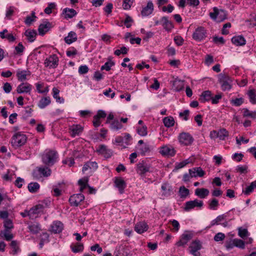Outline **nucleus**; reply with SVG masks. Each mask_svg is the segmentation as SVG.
<instances>
[{"instance_id": "f257e3e1", "label": "nucleus", "mask_w": 256, "mask_h": 256, "mask_svg": "<svg viewBox=\"0 0 256 256\" xmlns=\"http://www.w3.org/2000/svg\"><path fill=\"white\" fill-rule=\"evenodd\" d=\"M27 140V137L23 134L18 132L12 137V144L15 148H18L24 144Z\"/></svg>"}, {"instance_id": "f03ea898", "label": "nucleus", "mask_w": 256, "mask_h": 256, "mask_svg": "<svg viewBox=\"0 0 256 256\" xmlns=\"http://www.w3.org/2000/svg\"><path fill=\"white\" fill-rule=\"evenodd\" d=\"M56 152L54 150H49L45 152L42 157L44 163L48 166L53 165L56 162Z\"/></svg>"}, {"instance_id": "7ed1b4c3", "label": "nucleus", "mask_w": 256, "mask_h": 256, "mask_svg": "<svg viewBox=\"0 0 256 256\" xmlns=\"http://www.w3.org/2000/svg\"><path fill=\"white\" fill-rule=\"evenodd\" d=\"M214 12H210V17L214 20H216L218 22L224 20L226 18V11L223 10H219L217 8L214 7L213 8Z\"/></svg>"}, {"instance_id": "20e7f679", "label": "nucleus", "mask_w": 256, "mask_h": 256, "mask_svg": "<svg viewBox=\"0 0 256 256\" xmlns=\"http://www.w3.org/2000/svg\"><path fill=\"white\" fill-rule=\"evenodd\" d=\"M218 80L223 90H229L231 88L232 80L228 76L221 74L219 75Z\"/></svg>"}, {"instance_id": "39448f33", "label": "nucleus", "mask_w": 256, "mask_h": 256, "mask_svg": "<svg viewBox=\"0 0 256 256\" xmlns=\"http://www.w3.org/2000/svg\"><path fill=\"white\" fill-rule=\"evenodd\" d=\"M137 173L141 176H144L147 172H150V167L146 162L142 161L137 164Z\"/></svg>"}, {"instance_id": "423d86ee", "label": "nucleus", "mask_w": 256, "mask_h": 256, "mask_svg": "<svg viewBox=\"0 0 256 256\" xmlns=\"http://www.w3.org/2000/svg\"><path fill=\"white\" fill-rule=\"evenodd\" d=\"M203 206V202L202 200L196 199L194 200H190L186 202L184 210L186 212H188L192 209L196 207L202 208Z\"/></svg>"}, {"instance_id": "0eeeda50", "label": "nucleus", "mask_w": 256, "mask_h": 256, "mask_svg": "<svg viewBox=\"0 0 256 256\" xmlns=\"http://www.w3.org/2000/svg\"><path fill=\"white\" fill-rule=\"evenodd\" d=\"M206 36V32L204 28L202 26L198 27L192 34V38L196 40H202Z\"/></svg>"}, {"instance_id": "6e6552de", "label": "nucleus", "mask_w": 256, "mask_h": 256, "mask_svg": "<svg viewBox=\"0 0 256 256\" xmlns=\"http://www.w3.org/2000/svg\"><path fill=\"white\" fill-rule=\"evenodd\" d=\"M58 56L53 54L46 58L44 62V66L49 68H55L58 65Z\"/></svg>"}, {"instance_id": "1a4fd4ad", "label": "nucleus", "mask_w": 256, "mask_h": 256, "mask_svg": "<svg viewBox=\"0 0 256 256\" xmlns=\"http://www.w3.org/2000/svg\"><path fill=\"white\" fill-rule=\"evenodd\" d=\"M193 234L190 232L186 231L182 236L180 239L176 243L178 246H184L192 238Z\"/></svg>"}, {"instance_id": "9d476101", "label": "nucleus", "mask_w": 256, "mask_h": 256, "mask_svg": "<svg viewBox=\"0 0 256 256\" xmlns=\"http://www.w3.org/2000/svg\"><path fill=\"white\" fill-rule=\"evenodd\" d=\"M51 170L48 168H39L38 170H34L33 172V176L36 178L38 179L39 178L41 177V175H42L44 176H48L50 175Z\"/></svg>"}, {"instance_id": "9b49d317", "label": "nucleus", "mask_w": 256, "mask_h": 256, "mask_svg": "<svg viewBox=\"0 0 256 256\" xmlns=\"http://www.w3.org/2000/svg\"><path fill=\"white\" fill-rule=\"evenodd\" d=\"M190 252L194 256H200V254L198 252L202 248L200 242L198 240L193 241L190 246Z\"/></svg>"}, {"instance_id": "f8f14e48", "label": "nucleus", "mask_w": 256, "mask_h": 256, "mask_svg": "<svg viewBox=\"0 0 256 256\" xmlns=\"http://www.w3.org/2000/svg\"><path fill=\"white\" fill-rule=\"evenodd\" d=\"M84 196L81 194H75L69 198V202L72 206H78L83 201Z\"/></svg>"}, {"instance_id": "ddd939ff", "label": "nucleus", "mask_w": 256, "mask_h": 256, "mask_svg": "<svg viewBox=\"0 0 256 256\" xmlns=\"http://www.w3.org/2000/svg\"><path fill=\"white\" fill-rule=\"evenodd\" d=\"M193 140L192 137L188 133L182 132L179 136L180 142L186 146L190 144Z\"/></svg>"}, {"instance_id": "4468645a", "label": "nucleus", "mask_w": 256, "mask_h": 256, "mask_svg": "<svg viewBox=\"0 0 256 256\" xmlns=\"http://www.w3.org/2000/svg\"><path fill=\"white\" fill-rule=\"evenodd\" d=\"M32 90V86L28 82H22L16 88L18 94L30 93Z\"/></svg>"}, {"instance_id": "2eb2a0df", "label": "nucleus", "mask_w": 256, "mask_h": 256, "mask_svg": "<svg viewBox=\"0 0 256 256\" xmlns=\"http://www.w3.org/2000/svg\"><path fill=\"white\" fill-rule=\"evenodd\" d=\"M52 27V24L49 22L45 21L43 23L41 24L38 28L39 34L40 35H44Z\"/></svg>"}, {"instance_id": "dca6fc26", "label": "nucleus", "mask_w": 256, "mask_h": 256, "mask_svg": "<svg viewBox=\"0 0 256 256\" xmlns=\"http://www.w3.org/2000/svg\"><path fill=\"white\" fill-rule=\"evenodd\" d=\"M64 228L63 224L60 221H55L50 226V230L54 234L60 233Z\"/></svg>"}, {"instance_id": "f3484780", "label": "nucleus", "mask_w": 256, "mask_h": 256, "mask_svg": "<svg viewBox=\"0 0 256 256\" xmlns=\"http://www.w3.org/2000/svg\"><path fill=\"white\" fill-rule=\"evenodd\" d=\"M160 152L164 156H173L175 154V150L172 146H164L160 148Z\"/></svg>"}, {"instance_id": "a211bd4d", "label": "nucleus", "mask_w": 256, "mask_h": 256, "mask_svg": "<svg viewBox=\"0 0 256 256\" xmlns=\"http://www.w3.org/2000/svg\"><path fill=\"white\" fill-rule=\"evenodd\" d=\"M114 184L116 188H118L120 192L122 194L124 192V189L126 186V184L124 180L120 177L116 178Z\"/></svg>"}, {"instance_id": "6ab92c4d", "label": "nucleus", "mask_w": 256, "mask_h": 256, "mask_svg": "<svg viewBox=\"0 0 256 256\" xmlns=\"http://www.w3.org/2000/svg\"><path fill=\"white\" fill-rule=\"evenodd\" d=\"M189 173L191 178L196 177L198 176L202 177L205 174V172L200 167L194 168L192 169H190Z\"/></svg>"}, {"instance_id": "aec40b11", "label": "nucleus", "mask_w": 256, "mask_h": 256, "mask_svg": "<svg viewBox=\"0 0 256 256\" xmlns=\"http://www.w3.org/2000/svg\"><path fill=\"white\" fill-rule=\"evenodd\" d=\"M154 10V4L152 1H149L147 6L144 7L142 12L141 14L143 16H146L150 14Z\"/></svg>"}, {"instance_id": "412c9836", "label": "nucleus", "mask_w": 256, "mask_h": 256, "mask_svg": "<svg viewBox=\"0 0 256 256\" xmlns=\"http://www.w3.org/2000/svg\"><path fill=\"white\" fill-rule=\"evenodd\" d=\"M97 152L106 158H109L112 154V150L107 148L104 145L100 146L99 148L97 150Z\"/></svg>"}, {"instance_id": "4be33fe9", "label": "nucleus", "mask_w": 256, "mask_h": 256, "mask_svg": "<svg viewBox=\"0 0 256 256\" xmlns=\"http://www.w3.org/2000/svg\"><path fill=\"white\" fill-rule=\"evenodd\" d=\"M148 228V226L145 222H140L136 224L134 230L138 234H142L146 231Z\"/></svg>"}, {"instance_id": "5701e85b", "label": "nucleus", "mask_w": 256, "mask_h": 256, "mask_svg": "<svg viewBox=\"0 0 256 256\" xmlns=\"http://www.w3.org/2000/svg\"><path fill=\"white\" fill-rule=\"evenodd\" d=\"M70 134L72 137L79 135L83 130V128L78 124L72 125L70 128Z\"/></svg>"}, {"instance_id": "b1692460", "label": "nucleus", "mask_w": 256, "mask_h": 256, "mask_svg": "<svg viewBox=\"0 0 256 256\" xmlns=\"http://www.w3.org/2000/svg\"><path fill=\"white\" fill-rule=\"evenodd\" d=\"M209 190L204 188H196L195 194L201 198H204L209 194Z\"/></svg>"}, {"instance_id": "393cba45", "label": "nucleus", "mask_w": 256, "mask_h": 256, "mask_svg": "<svg viewBox=\"0 0 256 256\" xmlns=\"http://www.w3.org/2000/svg\"><path fill=\"white\" fill-rule=\"evenodd\" d=\"M232 42L237 46H244L246 44L244 38L241 36H236L232 38Z\"/></svg>"}, {"instance_id": "a878e982", "label": "nucleus", "mask_w": 256, "mask_h": 256, "mask_svg": "<svg viewBox=\"0 0 256 256\" xmlns=\"http://www.w3.org/2000/svg\"><path fill=\"white\" fill-rule=\"evenodd\" d=\"M28 228L30 232L33 234H36L41 230L40 224L36 222L30 224L28 226Z\"/></svg>"}, {"instance_id": "bb28decb", "label": "nucleus", "mask_w": 256, "mask_h": 256, "mask_svg": "<svg viewBox=\"0 0 256 256\" xmlns=\"http://www.w3.org/2000/svg\"><path fill=\"white\" fill-rule=\"evenodd\" d=\"M24 34L27 37L29 42H32L35 40L36 32L34 30H28L25 32Z\"/></svg>"}, {"instance_id": "cd10ccee", "label": "nucleus", "mask_w": 256, "mask_h": 256, "mask_svg": "<svg viewBox=\"0 0 256 256\" xmlns=\"http://www.w3.org/2000/svg\"><path fill=\"white\" fill-rule=\"evenodd\" d=\"M77 40V36L76 32H70L68 33V36L64 38L65 42L70 44L73 42L76 41Z\"/></svg>"}, {"instance_id": "c85d7f7f", "label": "nucleus", "mask_w": 256, "mask_h": 256, "mask_svg": "<svg viewBox=\"0 0 256 256\" xmlns=\"http://www.w3.org/2000/svg\"><path fill=\"white\" fill-rule=\"evenodd\" d=\"M161 21L162 22V26L166 30L169 31L173 28L174 26L172 22L169 21L166 17H162Z\"/></svg>"}, {"instance_id": "c756f323", "label": "nucleus", "mask_w": 256, "mask_h": 256, "mask_svg": "<svg viewBox=\"0 0 256 256\" xmlns=\"http://www.w3.org/2000/svg\"><path fill=\"white\" fill-rule=\"evenodd\" d=\"M30 75L29 72L26 70H18L16 72V76L19 81L23 82L26 80V76Z\"/></svg>"}, {"instance_id": "7c9ffc66", "label": "nucleus", "mask_w": 256, "mask_h": 256, "mask_svg": "<svg viewBox=\"0 0 256 256\" xmlns=\"http://www.w3.org/2000/svg\"><path fill=\"white\" fill-rule=\"evenodd\" d=\"M212 99V92L209 90H206L204 92L200 97V100L202 102H205L206 101H208Z\"/></svg>"}, {"instance_id": "2f4dec72", "label": "nucleus", "mask_w": 256, "mask_h": 256, "mask_svg": "<svg viewBox=\"0 0 256 256\" xmlns=\"http://www.w3.org/2000/svg\"><path fill=\"white\" fill-rule=\"evenodd\" d=\"M63 14H65V18H70L76 15V12L72 8H64L63 10Z\"/></svg>"}, {"instance_id": "473e14b6", "label": "nucleus", "mask_w": 256, "mask_h": 256, "mask_svg": "<svg viewBox=\"0 0 256 256\" xmlns=\"http://www.w3.org/2000/svg\"><path fill=\"white\" fill-rule=\"evenodd\" d=\"M50 97H44L42 98L40 100L38 106L40 108H44L46 106H48L50 103Z\"/></svg>"}, {"instance_id": "72a5a7b5", "label": "nucleus", "mask_w": 256, "mask_h": 256, "mask_svg": "<svg viewBox=\"0 0 256 256\" xmlns=\"http://www.w3.org/2000/svg\"><path fill=\"white\" fill-rule=\"evenodd\" d=\"M184 87V82L180 80H176L173 83V88L176 91L179 92Z\"/></svg>"}, {"instance_id": "f704fd0d", "label": "nucleus", "mask_w": 256, "mask_h": 256, "mask_svg": "<svg viewBox=\"0 0 256 256\" xmlns=\"http://www.w3.org/2000/svg\"><path fill=\"white\" fill-rule=\"evenodd\" d=\"M122 125L117 120H114L110 124V128L114 130H118L122 128Z\"/></svg>"}, {"instance_id": "c9c22d12", "label": "nucleus", "mask_w": 256, "mask_h": 256, "mask_svg": "<svg viewBox=\"0 0 256 256\" xmlns=\"http://www.w3.org/2000/svg\"><path fill=\"white\" fill-rule=\"evenodd\" d=\"M163 122L164 126L168 128H170L173 126L174 124V119L172 116L165 117L163 119Z\"/></svg>"}, {"instance_id": "e433bc0d", "label": "nucleus", "mask_w": 256, "mask_h": 256, "mask_svg": "<svg viewBox=\"0 0 256 256\" xmlns=\"http://www.w3.org/2000/svg\"><path fill=\"white\" fill-rule=\"evenodd\" d=\"M88 178L87 177H84L78 180V184L80 186V190L81 192H82L86 187L88 186Z\"/></svg>"}, {"instance_id": "4c0bfd02", "label": "nucleus", "mask_w": 256, "mask_h": 256, "mask_svg": "<svg viewBox=\"0 0 256 256\" xmlns=\"http://www.w3.org/2000/svg\"><path fill=\"white\" fill-rule=\"evenodd\" d=\"M248 96H249L250 102L254 104L256 103V90L252 89L248 92Z\"/></svg>"}, {"instance_id": "58836bf2", "label": "nucleus", "mask_w": 256, "mask_h": 256, "mask_svg": "<svg viewBox=\"0 0 256 256\" xmlns=\"http://www.w3.org/2000/svg\"><path fill=\"white\" fill-rule=\"evenodd\" d=\"M28 190L30 192H36L40 188V185L37 182H31L28 185Z\"/></svg>"}, {"instance_id": "ea45409f", "label": "nucleus", "mask_w": 256, "mask_h": 256, "mask_svg": "<svg viewBox=\"0 0 256 256\" xmlns=\"http://www.w3.org/2000/svg\"><path fill=\"white\" fill-rule=\"evenodd\" d=\"M40 208L41 206H36L35 207L30 208L28 211L30 214V218H33L34 214H38L40 212Z\"/></svg>"}, {"instance_id": "a19ab883", "label": "nucleus", "mask_w": 256, "mask_h": 256, "mask_svg": "<svg viewBox=\"0 0 256 256\" xmlns=\"http://www.w3.org/2000/svg\"><path fill=\"white\" fill-rule=\"evenodd\" d=\"M226 218V216L225 214L218 216L216 219L212 220L211 222V226L219 224L220 222L225 220Z\"/></svg>"}, {"instance_id": "79ce46f5", "label": "nucleus", "mask_w": 256, "mask_h": 256, "mask_svg": "<svg viewBox=\"0 0 256 256\" xmlns=\"http://www.w3.org/2000/svg\"><path fill=\"white\" fill-rule=\"evenodd\" d=\"M228 132L225 128H222L218 130V138L220 140H224L228 136Z\"/></svg>"}, {"instance_id": "37998d69", "label": "nucleus", "mask_w": 256, "mask_h": 256, "mask_svg": "<svg viewBox=\"0 0 256 256\" xmlns=\"http://www.w3.org/2000/svg\"><path fill=\"white\" fill-rule=\"evenodd\" d=\"M162 189L163 190V194L164 196H168L172 192V188L168 184H164L162 186Z\"/></svg>"}, {"instance_id": "c03bdc74", "label": "nucleus", "mask_w": 256, "mask_h": 256, "mask_svg": "<svg viewBox=\"0 0 256 256\" xmlns=\"http://www.w3.org/2000/svg\"><path fill=\"white\" fill-rule=\"evenodd\" d=\"M10 246L12 249V254H16L20 250L17 242L16 240H12L10 244Z\"/></svg>"}, {"instance_id": "a18cd8bd", "label": "nucleus", "mask_w": 256, "mask_h": 256, "mask_svg": "<svg viewBox=\"0 0 256 256\" xmlns=\"http://www.w3.org/2000/svg\"><path fill=\"white\" fill-rule=\"evenodd\" d=\"M189 190L184 186H180L179 190V194L180 198H186L189 194Z\"/></svg>"}, {"instance_id": "49530a36", "label": "nucleus", "mask_w": 256, "mask_h": 256, "mask_svg": "<svg viewBox=\"0 0 256 256\" xmlns=\"http://www.w3.org/2000/svg\"><path fill=\"white\" fill-rule=\"evenodd\" d=\"M234 244L235 246L239 248L242 249H244L245 248V242L242 240L235 238L233 240Z\"/></svg>"}, {"instance_id": "de8ad7c7", "label": "nucleus", "mask_w": 256, "mask_h": 256, "mask_svg": "<svg viewBox=\"0 0 256 256\" xmlns=\"http://www.w3.org/2000/svg\"><path fill=\"white\" fill-rule=\"evenodd\" d=\"M244 114V117H250L254 118H256V112H250L247 108L243 109Z\"/></svg>"}, {"instance_id": "09e8293b", "label": "nucleus", "mask_w": 256, "mask_h": 256, "mask_svg": "<svg viewBox=\"0 0 256 256\" xmlns=\"http://www.w3.org/2000/svg\"><path fill=\"white\" fill-rule=\"evenodd\" d=\"M114 62L111 60L106 62L101 67V70H106V71H109L111 67L114 66Z\"/></svg>"}, {"instance_id": "8fccbe9b", "label": "nucleus", "mask_w": 256, "mask_h": 256, "mask_svg": "<svg viewBox=\"0 0 256 256\" xmlns=\"http://www.w3.org/2000/svg\"><path fill=\"white\" fill-rule=\"evenodd\" d=\"M208 204L209 208L210 210H215L218 206V202L216 198H214L209 202Z\"/></svg>"}, {"instance_id": "3c124183", "label": "nucleus", "mask_w": 256, "mask_h": 256, "mask_svg": "<svg viewBox=\"0 0 256 256\" xmlns=\"http://www.w3.org/2000/svg\"><path fill=\"white\" fill-rule=\"evenodd\" d=\"M71 248L74 252L76 253L82 252L83 250L84 246L82 244H78L76 245L72 246Z\"/></svg>"}, {"instance_id": "603ef678", "label": "nucleus", "mask_w": 256, "mask_h": 256, "mask_svg": "<svg viewBox=\"0 0 256 256\" xmlns=\"http://www.w3.org/2000/svg\"><path fill=\"white\" fill-rule=\"evenodd\" d=\"M138 133L142 136H146L147 134V128L146 126L137 128Z\"/></svg>"}, {"instance_id": "864d4df0", "label": "nucleus", "mask_w": 256, "mask_h": 256, "mask_svg": "<svg viewBox=\"0 0 256 256\" xmlns=\"http://www.w3.org/2000/svg\"><path fill=\"white\" fill-rule=\"evenodd\" d=\"M238 236L242 238H244L248 234V231L246 228H242L240 227L238 228Z\"/></svg>"}, {"instance_id": "5fc2aeb1", "label": "nucleus", "mask_w": 256, "mask_h": 256, "mask_svg": "<svg viewBox=\"0 0 256 256\" xmlns=\"http://www.w3.org/2000/svg\"><path fill=\"white\" fill-rule=\"evenodd\" d=\"M134 0H123L122 6L124 10H128L130 8Z\"/></svg>"}, {"instance_id": "6e6d98bb", "label": "nucleus", "mask_w": 256, "mask_h": 256, "mask_svg": "<svg viewBox=\"0 0 256 256\" xmlns=\"http://www.w3.org/2000/svg\"><path fill=\"white\" fill-rule=\"evenodd\" d=\"M4 226L6 230H10L13 228V224L12 220L6 219L4 221Z\"/></svg>"}, {"instance_id": "4d7b16f0", "label": "nucleus", "mask_w": 256, "mask_h": 256, "mask_svg": "<svg viewBox=\"0 0 256 256\" xmlns=\"http://www.w3.org/2000/svg\"><path fill=\"white\" fill-rule=\"evenodd\" d=\"M170 222L173 226V228L172 230L175 232H178V230H179V228H180L179 222L175 220H174L172 221H170Z\"/></svg>"}, {"instance_id": "13d9d810", "label": "nucleus", "mask_w": 256, "mask_h": 256, "mask_svg": "<svg viewBox=\"0 0 256 256\" xmlns=\"http://www.w3.org/2000/svg\"><path fill=\"white\" fill-rule=\"evenodd\" d=\"M24 47L21 42H20L17 46L15 47L16 54L21 55L24 51Z\"/></svg>"}, {"instance_id": "bf43d9fd", "label": "nucleus", "mask_w": 256, "mask_h": 256, "mask_svg": "<svg viewBox=\"0 0 256 256\" xmlns=\"http://www.w3.org/2000/svg\"><path fill=\"white\" fill-rule=\"evenodd\" d=\"M56 4L54 3H50L48 6L44 9V12L46 14H50L52 13V10L54 8Z\"/></svg>"}, {"instance_id": "052dcab7", "label": "nucleus", "mask_w": 256, "mask_h": 256, "mask_svg": "<svg viewBox=\"0 0 256 256\" xmlns=\"http://www.w3.org/2000/svg\"><path fill=\"white\" fill-rule=\"evenodd\" d=\"M222 94L221 93H218L216 94L214 96H212V102L213 104H216L218 102L219 100L222 98Z\"/></svg>"}, {"instance_id": "680f3d73", "label": "nucleus", "mask_w": 256, "mask_h": 256, "mask_svg": "<svg viewBox=\"0 0 256 256\" xmlns=\"http://www.w3.org/2000/svg\"><path fill=\"white\" fill-rule=\"evenodd\" d=\"M231 102L236 106H240L244 102L242 98H237L234 100H231Z\"/></svg>"}, {"instance_id": "e2e57ef3", "label": "nucleus", "mask_w": 256, "mask_h": 256, "mask_svg": "<svg viewBox=\"0 0 256 256\" xmlns=\"http://www.w3.org/2000/svg\"><path fill=\"white\" fill-rule=\"evenodd\" d=\"M133 20L131 17L127 15L126 18L124 21V24L126 26V28H130L131 26V24L130 23L132 22Z\"/></svg>"}, {"instance_id": "0e129e2a", "label": "nucleus", "mask_w": 256, "mask_h": 256, "mask_svg": "<svg viewBox=\"0 0 256 256\" xmlns=\"http://www.w3.org/2000/svg\"><path fill=\"white\" fill-rule=\"evenodd\" d=\"M225 238V235L222 233L218 232V233L214 237V240L216 242H218L223 240Z\"/></svg>"}, {"instance_id": "69168bd1", "label": "nucleus", "mask_w": 256, "mask_h": 256, "mask_svg": "<svg viewBox=\"0 0 256 256\" xmlns=\"http://www.w3.org/2000/svg\"><path fill=\"white\" fill-rule=\"evenodd\" d=\"M3 89L5 92L9 93L12 90V88L10 84L8 82H6L3 86Z\"/></svg>"}, {"instance_id": "338daca9", "label": "nucleus", "mask_w": 256, "mask_h": 256, "mask_svg": "<svg viewBox=\"0 0 256 256\" xmlns=\"http://www.w3.org/2000/svg\"><path fill=\"white\" fill-rule=\"evenodd\" d=\"M254 188H255L254 182H252L250 185L248 186L246 188V190L244 192L245 194L248 195L254 190Z\"/></svg>"}, {"instance_id": "774afa93", "label": "nucleus", "mask_w": 256, "mask_h": 256, "mask_svg": "<svg viewBox=\"0 0 256 256\" xmlns=\"http://www.w3.org/2000/svg\"><path fill=\"white\" fill-rule=\"evenodd\" d=\"M88 68L86 66H82L79 68L78 72L81 74H84L88 72Z\"/></svg>"}]
</instances>
